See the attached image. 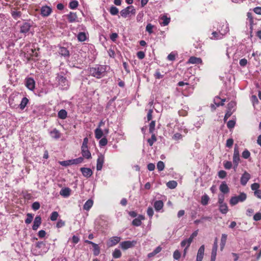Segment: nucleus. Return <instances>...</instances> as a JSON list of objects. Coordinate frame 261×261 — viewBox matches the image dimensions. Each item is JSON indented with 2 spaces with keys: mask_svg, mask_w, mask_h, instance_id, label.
I'll return each instance as SVG.
<instances>
[{
  "mask_svg": "<svg viewBox=\"0 0 261 261\" xmlns=\"http://www.w3.org/2000/svg\"><path fill=\"white\" fill-rule=\"evenodd\" d=\"M107 66L105 65H96L89 69L91 75L96 79H100L105 75Z\"/></svg>",
  "mask_w": 261,
  "mask_h": 261,
  "instance_id": "f257e3e1",
  "label": "nucleus"
},
{
  "mask_svg": "<svg viewBox=\"0 0 261 261\" xmlns=\"http://www.w3.org/2000/svg\"><path fill=\"white\" fill-rule=\"evenodd\" d=\"M247 198L246 194L244 193H241L238 196L232 197L230 200V204L232 205L237 204L239 202H243Z\"/></svg>",
  "mask_w": 261,
  "mask_h": 261,
  "instance_id": "f03ea898",
  "label": "nucleus"
},
{
  "mask_svg": "<svg viewBox=\"0 0 261 261\" xmlns=\"http://www.w3.org/2000/svg\"><path fill=\"white\" fill-rule=\"evenodd\" d=\"M129 14H136V9L133 6H128L120 11V15L123 18H126Z\"/></svg>",
  "mask_w": 261,
  "mask_h": 261,
  "instance_id": "7ed1b4c3",
  "label": "nucleus"
},
{
  "mask_svg": "<svg viewBox=\"0 0 261 261\" xmlns=\"http://www.w3.org/2000/svg\"><path fill=\"white\" fill-rule=\"evenodd\" d=\"M137 244V241H125L122 242L120 243L119 245L122 250H126L129 248L134 247Z\"/></svg>",
  "mask_w": 261,
  "mask_h": 261,
  "instance_id": "20e7f679",
  "label": "nucleus"
},
{
  "mask_svg": "<svg viewBox=\"0 0 261 261\" xmlns=\"http://www.w3.org/2000/svg\"><path fill=\"white\" fill-rule=\"evenodd\" d=\"M240 154H239V147L238 146L236 145L234 148V152H233V163L234 164L233 168L236 169L239 164V161H240Z\"/></svg>",
  "mask_w": 261,
  "mask_h": 261,
  "instance_id": "39448f33",
  "label": "nucleus"
},
{
  "mask_svg": "<svg viewBox=\"0 0 261 261\" xmlns=\"http://www.w3.org/2000/svg\"><path fill=\"white\" fill-rule=\"evenodd\" d=\"M65 16L69 23H76L80 21L78 19L77 14L75 12H70Z\"/></svg>",
  "mask_w": 261,
  "mask_h": 261,
  "instance_id": "423d86ee",
  "label": "nucleus"
},
{
  "mask_svg": "<svg viewBox=\"0 0 261 261\" xmlns=\"http://www.w3.org/2000/svg\"><path fill=\"white\" fill-rule=\"evenodd\" d=\"M121 240L119 237H113L110 238L107 242V245L108 247H113L117 244Z\"/></svg>",
  "mask_w": 261,
  "mask_h": 261,
  "instance_id": "0eeeda50",
  "label": "nucleus"
},
{
  "mask_svg": "<svg viewBox=\"0 0 261 261\" xmlns=\"http://www.w3.org/2000/svg\"><path fill=\"white\" fill-rule=\"evenodd\" d=\"M105 162V156L104 155L100 153L98 155L97 159L96 169L98 171H100L102 169L103 164Z\"/></svg>",
  "mask_w": 261,
  "mask_h": 261,
  "instance_id": "6e6552de",
  "label": "nucleus"
},
{
  "mask_svg": "<svg viewBox=\"0 0 261 261\" xmlns=\"http://www.w3.org/2000/svg\"><path fill=\"white\" fill-rule=\"evenodd\" d=\"M251 175L248 173L247 171H245L244 173L242 174L240 179V182L242 186H245L248 180L250 179Z\"/></svg>",
  "mask_w": 261,
  "mask_h": 261,
  "instance_id": "1a4fd4ad",
  "label": "nucleus"
},
{
  "mask_svg": "<svg viewBox=\"0 0 261 261\" xmlns=\"http://www.w3.org/2000/svg\"><path fill=\"white\" fill-rule=\"evenodd\" d=\"M59 54L65 58H68L70 57V53L68 49L65 47L59 46L58 50Z\"/></svg>",
  "mask_w": 261,
  "mask_h": 261,
  "instance_id": "9d476101",
  "label": "nucleus"
},
{
  "mask_svg": "<svg viewBox=\"0 0 261 261\" xmlns=\"http://www.w3.org/2000/svg\"><path fill=\"white\" fill-rule=\"evenodd\" d=\"M25 86L29 90L33 91L35 87L34 80L32 77L26 79Z\"/></svg>",
  "mask_w": 261,
  "mask_h": 261,
  "instance_id": "9b49d317",
  "label": "nucleus"
},
{
  "mask_svg": "<svg viewBox=\"0 0 261 261\" xmlns=\"http://www.w3.org/2000/svg\"><path fill=\"white\" fill-rule=\"evenodd\" d=\"M52 12V9L50 7L44 6L41 8V14L42 16L47 17Z\"/></svg>",
  "mask_w": 261,
  "mask_h": 261,
  "instance_id": "f8f14e48",
  "label": "nucleus"
},
{
  "mask_svg": "<svg viewBox=\"0 0 261 261\" xmlns=\"http://www.w3.org/2000/svg\"><path fill=\"white\" fill-rule=\"evenodd\" d=\"M85 242L88 244L92 245L93 247V254L97 256L100 253V248L98 245L90 241L85 240Z\"/></svg>",
  "mask_w": 261,
  "mask_h": 261,
  "instance_id": "ddd939ff",
  "label": "nucleus"
},
{
  "mask_svg": "<svg viewBox=\"0 0 261 261\" xmlns=\"http://www.w3.org/2000/svg\"><path fill=\"white\" fill-rule=\"evenodd\" d=\"M31 25L30 23L28 22H24L20 26V32L23 34H26L29 32Z\"/></svg>",
  "mask_w": 261,
  "mask_h": 261,
  "instance_id": "4468645a",
  "label": "nucleus"
},
{
  "mask_svg": "<svg viewBox=\"0 0 261 261\" xmlns=\"http://www.w3.org/2000/svg\"><path fill=\"white\" fill-rule=\"evenodd\" d=\"M56 80L58 81L59 84L61 85L62 86H65L68 84V81L66 77L59 74H57Z\"/></svg>",
  "mask_w": 261,
  "mask_h": 261,
  "instance_id": "2eb2a0df",
  "label": "nucleus"
},
{
  "mask_svg": "<svg viewBox=\"0 0 261 261\" xmlns=\"http://www.w3.org/2000/svg\"><path fill=\"white\" fill-rule=\"evenodd\" d=\"M204 252V245H201L199 248L196 257V261H202Z\"/></svg>",
  "mask_w": 261,
  "mask_h": 261,
  "instance_id": "dca6fc26",
  "label": "nucleus"
},
{
  "mask_svg": "<svg viewBox=\"0 0 261 261\" xmlns=\"http://www.w3.org/2000/svg\"><path fill=\"white\" fill-rule=\"evenodd\" d=\"M188 64H202V60L200 58H197L194 56L191 57L188 61L187 62Z\"/></svg>",
  "mask_w": 261,
  "mask_h": 261,
  "instance_id": "f3484780",
  "label": "nucleus"
},
{
  "mask_svg": "<svg viewBox=\"0 0 261 261\" xmlns=\"http://www.w3.org/2000/svg\"><path fill=\"white\" fill-rule=\"evenodd\" d=\"M84 176L88 178L93 174V172L90 168L82 167L80 169Z\"/></svg>",
  "mask_w": 261,
  "mask_h": 261,
  "instance_id": "a211bd4d",
  "label": "nucleus"
},
{
  "mask_svg": "<svg viewBox=\"0 0 261 261\" xmlns=\"http://www.w3.org/2000/svg\"><path fill=\"white\" fill-rule=\"evenodd\" d=\"M81 153L83 156V158H85L87 159H89L91 158V154L90 151L88 149V147H81Z\"/></svg>",
  "mask_w": 261,
  "mask_h": 261,
  "instance_id": "6ab92c4d",
  "label": "nucleus"
},
{
  "mask_svg": "<svg viewBox=\"0 0 261 261\" xmlns=\"http://www.w3.org/2000/svg\"><path fill=\"white\" fill-rule=\"evenodd\" d=\"M41 224V218L40 216H37L33 222L32 229L34 230H36Z\"/></svg>",
  "mask_w": 261,
  "mask_h": 261,
  "instance_id": "aec40b11",
  "label": "nucleus"
},
{
  "mask_svg": "<svg viewBox=\"0 0 261 261\" xmlns=\"http://www.w3.org/2000/svg\"><path fill=\"white\" fill-rule=\"evenodd\" d=\"M226 101V99H221L219 96H216L215 97L214 99V102L215 105L217 107L219 106H223L224 105V102Z\"/></svg>",
  "mask_w": 261,
  "mask_h": 261,
  "instance_id": "412c9836",
  "label": "nucleus"
},
{
  "mask_svg": "<svg viewBox=\"0 0 261 261\" xmlns=\"http://www.w3.org/2000/svg\"><path fill=\"white\" fill-rule=\"evenodd\" d=\"M50 135L53 138L58 139L61 137V134L58 129L54 128L50 132Z\"/></svg>",
  "mask_w": 261,
  "mask_h": 261,
  "instance_id": "4be33fe9",
  "label": "nucleus"
},
{
  "mask_svg": "<svg viewBox=\"0 0 261 261\" xmlns=\"http://www.w3.org/2000/svg\"><path fill=\"white\" fill-rule=\"evenodd\" d=\"M144 217L142 215H139L138 218H135L132 221V224L134 226H139L141 225V220H144Z\"/></svg>",
  "mask_w": 261,
  "mask_h": 261,
  "instance_id": "5701e85b",
  "label": "nucleus"
},
{
  "mask_svg": "<svg viewBox=\"0 0 261 261\" xmlns=\"http://www.w3.org/2000/svg\"><path fill=\"white\" fill-rule=\"evenodd\" d=\"M219 189L220 191L223 193L224 194L227 193L229 191L228 187L227 186L226 182L224 181L221 184Z\"/></svg>",
  "mask_w": 261,
  "mask_h": 261,
  "instance_id": "b1692460",
  "label": "nucleus"
},
{
  "mask_svg": "<svg viewBox=\"0 0 261 261\" xmlns=\"http://www.w3.org/2000/svg\"><path fill=\"white\" fill-rule=\"evenodd\" d=\"M164 203L162 200H157L154 203V207L156 211H159L163 208Z\"/></svg>",
  "mask_w": 261,
  "mask_h": 261,
  "instance_id": "393cba45",
  "label": "nucleus"
},
{
  "mask_svg": "<svg viewBox=\"0 0 261 261\" xmlns=\"http://www.w3.org/2000/svg\"><path fill=\"white\" fill-rule=\"evenodd\" d=\"M71 190L69 188H65L62 189L60 191V194L64 197H68L70 194Z\"/></svg>",
  "mask_w": 261,
  "mask_h": 261,
  "instance_id": "a878e982",
  "label": "nucleus"
},
{
  "mask_svg": "<svg viewBox=\"0 0 261 261\" xmlns=\"http://www.w3.org/2000/svg\"><path fill=\"white\" fill-rule=\"evenodd\" d=\"M227 235L226 234H222L221 239V243H220V250L222 251L224 248L225 245L226 240H227Z\"/></svg>",
  "mask_w": 261,
  "mask_h": 261,
  "instance_id": "bb28decb",
  "label": "nucleus"
},
{
  "mask_svg": "<svg viewBox=\"0 0 261 261\" xmlns=\"http://www.w3.org/2000/svg\"><path fill=\"white\" fill-rule=\"evenodd\" d=\"M94 133L95 137L97 139H99L101 138L103 135V133L102 129L99 127H97L95 129Z\"/></svg>",
  "mask_w": 261,
  "mask_h": 261,
  "instance_id": "cd10ccee",
  "label": "nucleus"
},
{
  "mask_svg": "<svg viewBox=\"0 0 261 261\" xmlns=\"http://www.w3.org/2000/svg\"><path fill=\"white\" fill-rule=\"evenodd\" d=\"M93 204V201L91 199L88 200L83 206V208L85 210L89 211Z\"/></svg>",
  "mask_w": 261,
  "mask_h": 261,
  "instance_id": "c85d7f7f",
  "label": "nucleus"
},
{
  "mask_svg": "<svg viewBox=\"0 0 261 261\" xmlns=\"http://www.w3.org/2000/svg\"><path fill=\"white\" fill-rule=\"evenodd\" d=\"M58 116L61 119H65L67 116V113L65 110L62 109L59 111Z\"/></svg>",
  "mask_w": 261,
  "mask_h": 261,
  "instance_id": "c756f323",
  "label": "nucleus"
},
{
  "mask_svg": "<svg viewBox=\"0 0 261 261\" xmlns=\"http://www.w3.org/2000/svg\"><path fill=\"white\" fill-rule=\"evenodd\" d=\"M192 241H191V239H186L182 241L180 243V246L182 247H189L191 244L192 243Z\"/></svg>",
  "mask_w": 261,
  "mask_h": 261,
  "instance_id": "7c9ffc66",
  "label": "nucleus"
},
{
  "mask_svg": "<svg viewBox=\"0 0 261 261\" xmlns=\"http://www.w3.org/2000/svg\"><path fill=\"white\" fill-rule=\"evenodd\" d=\"M219 210L223 214H225L228 212V207L226 203H222L219 205Z\"/></svg>",
  "mask_w": 261,
  "mask_h": 261,
  "instance_id": "2f4dec72",
  "label": "nucleus"
},
{
  "mask_svg": "<svg viewBox=\"0 0 261 261\" xmlns=\"http://www.w3.org/2000/svg\"><path fill=\"white\" fill-rule=\"evenodd\" d=\"M161 19L163 20V21L160 23L163 26L167 25L170 21V18L167 17L166 15L163 16Z\"/></svg>",
  "mask_w": 261,
  "mask_h": 261,
  "instance_id": "473e14b6",
  "label": "nucleus"
},
{
  "mask_svg": "<svg viewBox=\"0 0 261 261\" xmlns=\"http://www.w3.org/2000/svg\"><path fill=\"white\" fill-rule=\"evenodd\" d=\"M29 102V99L27 98V97H23L21 101V102L19 105V108L21 110H23L25 107H26V106L27 105L28 103Z\"/></svg>",
  "mask_w": 261,
  "mask_h": 261,
  "instance_id": "72a5a7b5",
  "label": "nucleus"
},
{
  "mask_svg": "<svg viewBox=\"0 0 261 261\" xmlns=\"http://www.w3.org/2000/svg\"><path fill=\"white\" fill-rule=\"evenodd\" d=\"M157 140L156 137L154 134H151V137L150 138L147 139V141L150 146H152L153 143Z\"/></svg>",
  "mask_w": 261,
  "mask_h": 261,
  "instance_id": "f704fd0d",
  "label": "nucleus"
},
{
  "mask_svg": "<svg viewBox=\"0 0 261 261\" xmlns=\"http://www.w3.org/2000/svg\"><path fill=\"white\" fill-rule=\"evenodd\" d=\"M247 19L249 20L250 23V29L252 30L253 25V18L251 12H248L247 13Z\"/></svg>",
  "mask_w": 261,
  "mask_h": 261,
  "instance_id": "c9c22d12",
  "label": "nucleus"
},
{
  "mask_svg": "<svg viewBox=\"0 0 261 261\" xmlns=\"http://www.w3.org/2000/svg\"><path fill=\"white\" fill-rule=\"evenodd\" d=\"M77 39L80 42L85 41L87 39V37L85 33L80 32L78 34L77 36Z\"/></svg>",
  "mask_w": 261,
  "mask_h": 261,
  "instance_id": "e433bc0d",
  "label": "nucleus"
},
{
  "mask_svg": "<svg viewBox=\"0 0 261 261\" xmlns=\"http://www.w3.org/2000/svg\"><path fill=\"white\" fill-rule=\"evenodd\" d=\"M209 200V197L206 194H204L201 197V203L203 205H206L208 204Z\"/></svg>",
  "mask_w": 261,
  "mask_h": 261,
  "instance_id": "4c0bfd02",
  "label": "nucleus"
},
{
  "mask_svg": "<svg viewBox=\"0 0 261 261\" xmlns=\"http://www.w3.org/2000/svg\"><path fill=\"white\" fill-rule=\"evenodd\" d=\"M167 186L168 188L173 189L175 188L177 186V183L175 180H171L167 183Z\"/></svg>",
  "mask_w": 261,
  "mask_h": 261,
  "instance_id": "58836bf2",
  "label": "nucleus"
},
{
  "mask_svg": "<svg viewBox=\"0 0 261 261\" xmlns=\"http://www.w3.org/2000/svg\"><path fill=\"white\" fill-rule=\"evenodd\" d=\"M155 121H151L149 125V132L150 134H154L155 130Z\"/></svg>",
  "mask_w": 261,
  "mask_h": 261,
  "instance_id": "ea45409f",
  "label": "nucleus"
},
{
  "mask_svg": "<svg viewBox=\"0 0 261 261\" xmlns=\"http://www.w3.org/2000/svg\"><path fill=\"white\" fill-rule=\"evenodd\" d=\"M121 255V252L118 249H115L112 253L113 257L115 258H120Z\"/></svg>",
  "mask_w": 261,
  "mask_h": 261,
  "instance_id": "a19ab883",
  "label": "nucleus"
},
{
  "mask_svg": "<svg viewBox=\"0 0 261 261\" xmlns=\"http://www.w3.org/2000/svg\"><path fill=\"white\" fill-rule=\"evenodd\" d=\"M79 6V3L76 0H73L69 3V7L71 9H75Z\"/></svg>",
  "mask_w": 261,
  "mask_h": 261,
  "instance_id": "79ce46f5",
  "label": "nucleus"
},
{
  "mask_svg": "<svg viewBox=\"0 0 261 261\" xmlns=\"http://www.w3.org/2000/svg\"><path fill=\"white\" fill-rule=\"evenodd\" d=\"M110 13L112 15H116L119 13L118 9L117 7L112 6L110 9Z\"/></svg>",
  "mask_w": 261,
  "mask_h": 261,
  "instance_id": "37998d69",
  "label": "nucleus"
},
{
  "mask_svg": "<svg viewBox=\"0 0 261 261\" xmlns=\"http://www.w3.org/2000/svg\"><path fill=\"white\" fill-rule=\"evenodd\" d=\"M27 216V218L25 220V223L28 224H30L33 220L34 215L32 214L28 213Z\"/></svg>",
  "mask_w": 261,
  "mask_h": 261,
  "instance_id": "c03bdc74",
  "label": "nucleus"
},
{
  "mask_svg": "<svg viewBox=\"0 0 261 261\" xmlns=\"http://www.w3.org/2000/svg\"><path fill=\"white\" fill-rule=\"evenodd\" d=\"M164 74H162L160 69H156L154 73V76L156 79H161L164 77Z\"/></svg>",
  "mask_w": 261,
  "mask_h": 261,
  "instance_id": "a18cd8bd",
  "label": "nucleus"
},
{
  "mask_svg": "<svg viewBox=\"0 0 261 261\" xmlns=\"http://www.w3.org/2000/svg\"><path fill=\"white\" fill-rule=\"evenodd\" d=\"M59 164L63 166H68L69 165H73L72 160H69L67 161H60Z\"/></svg>",
  "mask_w": 261,
  "mask_h": 261,
  "instance_id": "49530a36",
  "label": "nucleus"
},
{
  "mask_svg": "<svg viewBox=\"0 0 261 261\" xmlns=\"http://www.w3.org/2000/svg\"><path fill=\"white\" fill-rule=\"evenodd\" d=\"M154 25L151 23H148L146 27V31L149 34L153 33V29Z\"/></svg>",
  "mask_w": 261,
  "mask_h": 261,
  "instance_id": "de8ad7c7",
  "label": "nucleus"
},
{
  "mask_svg": "<svg viewBox=\"0 0 261 261\" xmlns=\"http://www.w3.org/2000/svg\"><path fill=\"white\" fill-rule=\"evenodd\" d=\"M218 248V239L217 238H215V241L213 244L212 253H217Z\"/></svg>",
  "mask_w": 261,
  "mask_h": 261,
  "instance_id": "09e8293b",
  "label": "nucleus"
},
{
  "mask_svg": "<svg viewBox=\"0 0 261 261\" xmlns=\"http://www.w3.org/2000/svg\"><path fill=\"white\" fill-rule=\"evenodd\" d=\"M58 216L59 214L57 212H53L50 215V219L53 221H56L57 220Z\"/></svg>",
  "mask_w": 261,
  "mask_h": 261,
  "instance_id": "8fccbe9b",
  "label": "nucleus"
},
{
  "mask_svg": "<svg viewBox=\"0 0 261 261\" xmlns=\"http://www.w3.org/2000/svg\"><path fill=\"white\" fill-rule=\"evenodd\" d=\"M11 14L12 17L16 19L21 16V13L20 11H14L12 12Z\"/></svg>",
  "mask_w": 261,
  "mask_h": 261,
  "instance_id": "3c124183",
  "label": "nucleus"
},
{
  "mask_svg": "<svg viewBox=\"0 0 261 261\" xmlns=\"http://www.w3.org/2000/svg\"><path fill=\"white\" fill-rule=\"evenodd\" d=\"M165 168V164L163 161H159L157 163V169L159 171H163Z\"/></svg>",
  "mask_w": 261,
  "mask_h": 261,
  "instance_id": "603ef678",
  "label": "nucleus"
},
{
  "mask_svg": "<svg viewBox=\"0 0 261 261\" xmlns=\"http://www.w3.org/2000/svg\"><path fill=\"white\" fill-rule=\"evenodd\" d=\"M108 143V140L106 137L101 138L99 142V144L100 146H105Z\"/></svg>",
  "mask_w": 261,
  "mask_h": 261,
  "instance_id": "864d4df0",
  "label": "nucleus"
},
{
  "mask_svg": "<svg viewBox=\"0 0 261 261\" xmlns=\"http://www.w3.org/2000/svg\"><path fill=\"white\" fill-rule=\"evenodd\" d=\"M181 256V253L178 250L174 251L173 253V258L174 259L178 260Z\"/></svg>",
  "mask_w": 261,
  "mask_h": 261,
  "instance_id": "5fc2aeb1",
  "label": "nucleus"
},
{
  "mask_svg": "<svg viewBox=\"0 0 261 261\" xmlns=\"http://www.w3.org/2000/svg\"><path fill=\"white\" fill-rule=\"evenodd\" d=\"M72 164H78L80 163H81L83 161V157H79L78 158L72 159Z\"/></svg>",
  "mask_w": 261,
  "mask_h": 261,
  "instance_id": "6e6d98bb",
  "label": "nucleus"
},
{
  "mask_svg": "<svg viewBox=\"0 0 261 261\" xmlns=\"http://www.w3.org/2000/svg\"><path fill=\"white\" fill-rule=\"evenodd\" d=\"M35 246L38 249H41L45 246V243L43 241H39L36 243Z\"/></svg>",
  "mask_w": 261,
  "mask_h": 261,
  "instance_id": "4d7b16f0",
  "label": "nucleus"
},
{
  "mask_svg": "<svg viewBox=\"0 0 261 261\" xmlns=\"http://www.w3.org/2000/svg\"><path fill=\"white\" fill-rule=\"evenodd\" d=\"M227 175V173L224 170H220L218 172V176L220 178L223 179Z\"/></svg>",
  "mask_w": 261,
  "mask_h": 261,
  "instance_id": "13d9d810",
  "label": "nucleus"
},
{
  "mask_svg": "<svg viewBox=\"0 0 261 261\" xmlns=\"http://www.w3.org/2000/svg\"><path fill=\"white\" fill-rule=\"evenodd\" d=\"M236 122L234 120H229L227 123V126L228 128H232L234 127Z\"/></svg>",
  "mask_w": 261,
  "mask_h": 261,
  "instance_id": "bf43d9fd",
  "label": "nucleus"
},
{
  "mask_svg": "<svg viewBox=\"0 0 261 261\" xmlns=\"http://www.w3.org/2000/svg\"><path fill=\"white\" fill-rule=\"evenodd\" d=\"M250 156V152L246 149L243 152H242V157L244 158V159H247L248 158H249V156Z\"/></svg>",
  "mask_w": 261,
  "mask_h": 261,
  "instance_id": "052dcab7",
  "label": "nucleus"
},
{
  "mask_svg": "<svg viewBox=\"0 0 261 261\" xmlns=\"http://www.w3.org/2000/svg\"><path fill=\"white\" fill-rule=\"evenodd\" d=\"M182 138V136L179 133H175L172 137V139L175 141H178Z\"/></svg>",
  "mask_w": 261,
  "mask_h": 261,
  "instance_id": "680f3d73",
  "label": "nucleus"
},
{
  "mask_svg": "<svg viewBox=\"0 0 261 261\" xmlns=\"http://www.w3.org/2000/svg\"><path fill=\"white\" fill-rule=\"evenodd\" d=\"M260 187V185L258 183H254V184H252L251 186V190H253V191H257V190H258L259 189V188Z\"/></svg>",
  "mask_w": 261,
  "mask_h": 261,
  "instance_id": "e2e57ef3",
  "label": "nucleus"
},
{
  "mask_svg": "<svg viewBox=\"0 0 261 261\" xmlns=\"http://www.w3.org/2000/svg\"><path fill=\"white\" fill-rule=\"evenodd\" d=\"M65 225V222L64 221H63L62 220L60 219L59 220L56 224V227L58 228H61L63 226H64Z\"/></svg>",
  "mask_w": 261,
  "mask_h": 261,
  "instance_id": "0e129e2a",
  "label": "nucleus"
},
{
  "mask_svg": "<svg viewBox=\"0 0 261 261\" xmlns=\"http://www.w3.org/2000/svg\"><path fill=\"white\" fill-rule=\"evenodd\" d=\"M224 167L226 169H230L232 167V163L230 161H225L224 163Z\"/></svg>",
  "mask_w": 261,
  "mask_h": 261,
  "instance_id": "69168bd1",
  "label": "nucleus"
},
{
  "mask_svg": "<svg viewBox=\"0 0 261 261\" xmlns=\"http://www.w3.org/2000/svg\"><path fill=\"white\" fill-rule=\"evenodd\" d=\"M40 207V204L39 202H35L32 204V208L35 210L37 211L39 209Z\"/></svg>",
  "mask_w": 261,
  "mask_h": 261,
  "instance_id": "338daca9",
  "label": "nucleus"
},
{
  "mask_svg": "<svg viewBox=\"0 0 261 261\" xmlns=\"http://www.w3.org/2000/svg\"><path fill=\"white\" fill-rule=\"evenodd\" d=\"M254 220L258 221L261 220V213H257L253 216Z\"/></svg>",
  "mask_w": 261,
  "mask_h": 261,
  "instance_id": "774afa93",
  "label": "nucleus"
}]
</instances>
